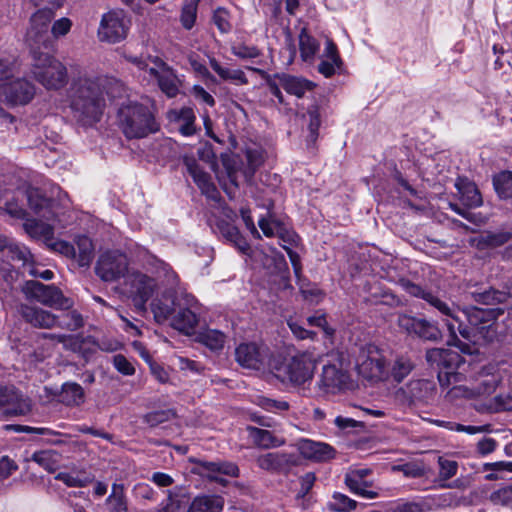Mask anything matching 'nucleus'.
I'll use <instances>...</instances> for the list:
<instances>
[{
  "label": "nucleus",
  "instance_id": "a19ab883",
  "mask_svg": "<svg viewBox=\"0 0 512 512\" xmlns=\"http://www.w3.org/2000/svg\"><path fill=\"white\" fill-rule=\"evenodd\" d=\"M56 480L62 481L68 487H85L91 483L93 476L84 470L72 472H59L55 476Z\"/></svg>",
  "mask_w": 512,
  "mask_h": 512
},
{
  "label": "nucleus",
  "instance_id": "1a4fd4ad",
  "mask_svg": "<svg viewBox=\"0 0 512 512\" xmlns=\"http://www.w3.org/2000/svg\"><path fill=\"white\" fill-rule=\"evenodd\" d=\"M127 60L154 78L158 87L166 96L173 98L178 94L179 79L175 71L164 61L155 57L150 60L152 64L150 65L146 60L137 56H127Z\"/></svg>",
  "mask_w": 512,
  "mask_h": 512
},
{
  "label": "nucleus",
  "instance_id": "6e6552de",
  "mask_svg": "<svg viewBox=\"0 0 512 512\" xmlns=\"http://www.w3.org/2000/svg\"><path fill=\"white\" fill-rule=\"evenodd\" d=\"M55 13L51 8L37 10L30 18V27L26 33V42L30 53L53 50L54 41L49 27Z\"/></svg>",
  "mask_w": 512,
  "mask_h": 512
},
{
  "label": "nucleus",
  "instance_id": "f704fd0d",
  "mask_svg": "<svg viewBox=\"0 0 512 512\" xmlns=\"http://www.w3.org/2000/svg\"><path fill=\"white\" fill-rule=\"evenodd\" d=\"M389 369V379L400 383L414 369L415 364L410 357L406 355H396L392 363L387 364Z\"/></svg>",
  "mask_w": 512,
  "mask_h": 512
},
{
  "label": "nucleus",
  "instance_id": "4c0bfd02",
  "mask_svg": "<svg viewBox=\"0 0 512 512\" xmlns=\"http://www.w3.org/2000/svg\"><path fill=\"white\" fill-rule=\"evenodd\" d=\"M76 243V258L80 267H87L90 265L94 258V246L92 240L84 235L78 236L75 239Z\"/></svg>",
  "mask_w": 512,
  "mask_h": 512
},
{
  "label": "nucleus",
  "instance_id": "338daca9",
  "mask_svg": "<svg viewBox=\"0 0 512 512\" xmlns=\"http://www.w3.org/2000/svg\"><path fill=\"white\" fill-rule=\"evenodd\" d=\"M438 463L440 466L439 477L442 480H448L456 475L458 470V463L456 461L440 457Z\"/></svg>",
  "mask_w": 512,
  "mask_h": 512
},
{
  "label": "nucleus",
  "instance_id": "37998d69",
  "mask_svg": "<svg viewBox=\"0 0 512 512\" xmlns=\"http://www.w3.org/2000/svg\"><path fill=\"white\" fill-rule=\"evenodd\" d=\"M198 341L213 351L221 350L224 347L226 336L216 329H206L197 336Z\"/></svg>",
  "mask_w": 512,
  "mask_h": 512
},
{
  "label": "nucleus",
  "instance_id": "de8ad7c7",
  "mask_svg": "<svg viewBox=\"0 0 512 512\" xmlns=\"http://www.w3.org/2000/svg\"><path fill=\"white\" fill-rule=\"evenodd\" d=\"M32 460L42 466L45 470L54 471L59 462V454L54 450L36 451L32 455Z\"/></svg>",
  "mask_w": 512,
  "mask_h": 512
},
{
  "label": "nucleus",
  "instance_id": "2f4dec72",
  "mask_svg": "<svg viewBox=\"0 0 512 512\" xmlns=\"http://www.w3.org/2000/svg\"><path fill=\"white\" fill-rule=\"evenodd\" d=\"M224 503L219 495H199L192 500L187 512H221Z\"/></svg>",
  "mask_w": 512,
  "mask_h": 512
},
{
  "label": "nucleus",
  "instance_id": "a878e982",
  "mask_svg": "<svg viewBox=\"0 0 512 512\" xmlns=\"http://www.w3.org/2000/svg\"><path fill=\"white\" fill-rule=\"evenodd\" d=\"M27 200L30 209L35 214L40 215L46 220H51L55 217L54 201L45 197L38 188H29L27 190Z\"/></svg>",
  "mask_w": 512,
  "mask_h": 512
},
{
  "label": "nucleus",
  "instance_id": "774afa93",
  "mask_svg": "<svg viewBox=\"0 0 512 512\" xmlns=\"http://www.w3.org/2000/svg\"><path fill=\"white\" fill-rule=\"evenodd\" d=\"M72 27V21L69 18L63 17L56 20L50 30L52 38H59L69 33Z\"/></svg>",
  "mask_w": 512,
  "mask_h": 512
},
{
  "label": "nucleus",
  "instance_id": "4d7b16f0",
  "mask_svg": "<svg viewBox=\"0 0 512 512\" xmlns=\"http://www.w3.org/2000/svg\"><path fill=\"white\" fill-rule=\"evenodd\" d=\"M198 0H189L182 8L181 22L186 29H191L196 20Z\"/></svg>",
  "mask_w": 512,
  "mask_h": 512
},
{
  "label": "nucleus",
  "instance_id": "473e14b6",
  "mask_svg": "<svg viewBox=\"0 0 512 512\" xmlns=\"http://www.w3.org/2000/svg\"><path fill=\"white\" fill-rule=\"evenodd\" d=\"M512 239V228L497 232H486L473 241L478 249H489L502 246Z\"/></svg>",
  "mask_w": 512,
  "mask_h": 512
},
{
  "label": "nucleus",
  "instance_id": "69168bd1",
  "mask_svg": "<svg viewBox=\"0 0 512 512\" xmlns=\"http://www.w3.org/2000/svg\"><path fill=\"white\" fill-rule=\"evenodd\" d=\"M258 404L264 410L277 413L289 409V403L282 400H275L266 397L259 398Z\"/></svg>",
  "mask_w": 512,
  "mask_h": 512
},
{
  "label": "nucleus",
  "instance_id": "0eeeda50",
  "mask_svg": "<svg viewBox=\"0 0 512 512\" xmlns=\"http://www.w3.org/2000/svg\"><path fill=\"white\" fill-rule=\"evenodd\" d=\"M428 364L438 370V380L442 388H448L451 383L460 382L461 373L455 370L464 363L463 357L450 349L433 348L426 352Z\"/></svg>",
  "mask_w": 512,
  "mask_h": 512
},
{
  "label": "nucleus",
  "instance_id": "5fc2aeb1",
  "mask_svg": "<svg viewBox=\"0 0 512 512\" xmlns=\"http://www.w3.org/2000/svg\"><path fill=\"white\" fill-rule=\"evenodd\" d=\"M489 500L494 505H501L512 509V485L502 487L489 496Z\"/></svg>",
  "mask_w": 512,
  "mask_h": 512
},
{
  "label": "nucleus",
  "instance_id": "7c9ffc66",
  "mask_svg": "<svg viewBox=\"0 0 512 512\" xmlns=\"http://www.w3.org/2000/svg\"><path fill=\"white\" fill-rule=\"evenodd\" d=\"M279 85L289 94L302 98L307 91L312 90L313 83L299 77L281 74L276 75Z\"/></svg>",
  "mask_w": 512,
  "mask_h": 512
},
{
  "label": "nucleus",
  "instance_id": "20e7f679",
  "mask_svg": "<svg viewBox=\"0 0 512 512\" xmlns=\"http://www.w3.org/2000/svg\"><path fill=\"white\" fill-rule=\"evenodd\" d=\"M401 286L404 290L412 296L421 298L429 303L432 307L437 309L442 321L444 322L449 332L450 339L448 340L449 345H454L463 350L461 341L457 338V332L463 338H470V332L468 329L463 328L458 317L457 308L455 304L448 303L431 291L423 289L421 286L414 284L410 281H401Z\"/></svg>",
  "mask_w": 512,
  "mask_h": 512
},
{
  "label": "nucleus",
  "instance_id": "8fccbe9b",
  "mask_svg": "<svg viewBox=\"0 0 512 512\" xmlns=\"http://www.w3.org/2000/svg\"><path fill=\"white\" fill-rule=\"evenodd\" d=\"M83 326V318L77 311H68L61 316H58V323L56 327L66 329L68 331H75Z\"/></svg>",
  "mask_w": 512,
  "mask_h": 512
},
{
  "label": "nucleus",
  "instance_id": "ddd939ff",
  "mask_svg": "<svg viewBox=\"0 0 512 512\" xmlns=\"http://www.w3.org/2000/svg\"><path fill=\"white\" fill-rule=\"evenodd\" d=\"M128 259L119 251L101 254L95 266V273L101 280L112 282L124 277L128 272Z\"/></svg>",
  "mask_w": 512,
  "mask_h": 512
},
{
  "label": "nucleus",
  "instance_id": "c9c22d12",
  "mask_svg": "<svg viewBox=\"0 0 512 512\" xmlns=\"http://www.w3.org/2000/svg\"><path fill=\"white\" fill-rule=\"evenodd\" d=\"M472 297L475 302L483 305H497L504 303L509 297H512V281L508 286V291L490 288L482 292H473Z\"/></svg>",
  "mask_w": 512,
  "mask_h": 512
},
{
  "label": "nucleus",
  "instance_id": "f03ea898",
  "mask_svg": "<svg viewBox=\"0 0 512 512\" xmlns=\"http://www.w3.org/2000/svg\"><path fill=\"white\" fill-rule=\"evenodd\" d=\"M118 126L127 139H140L159 130L153 103H123L117 113Z\"/></svg>",
  "mask_w": 512,
  "mask_h": 512
},
{
  "label": "nucleus",
  "instance_id": "dca6fc26",
  "mask_svg": "<svg viewBox=\"0 0 512 512\" xmlns=\"http://www.w3.org/2000/svg\"><path fill=\"white\" fill-rule=\"evenodd\" d=\"M349 374L341 364H325L316 381V388L320 394H335L348 385Z\"/></svg>",
  "mask_w": 512,
  "mask_h": 512
},
{
  "label": "nucleus",
  "instance_id": "f3484780",
  "mask_svg": "<svg viewBox=\"0 0 512 512\" xmlns=\"http://www.w3.org/2000/svg\"><path fill=\"white\" fill-rule=\"evenodd\" d=\"M397 324L401 330L424 340L438 341L442 338L438 325L424 318L401 314L398 316Z\"/></svg>",
  "mask_w": 512,
  "mask_h": 512
},
{
  "label": "nucleus",
  "instance_id": "423d86ee",
  "mask_svg": "<svg viewBox=\"0 0 512 512\" xmlns=\"http://www.w3.org/2000/svg\"><path fill=\"white\" fill-rule=\"evenodd\" d=\"M317 360L310 352L299 353L279 366H269L273 369L274 375L282 382H288L300 387L310 383L313 379Z\"/></svg>",
  "mask_w": 512,
  "mask_h": 512
},
{
  "label": "nucleus",
  "instance_id": "b1692460",
  "mask_svg": "<svg viewBox=\"0 0 512 512\" xmlns=\"http://www.w3.org/2000/svg\"><path fill=\"white\" fill-rule=\"evenodd\" d=\"M185 166L187 168V172L193 178L201 192L206 195L207 198L218 201L220 199V193L212 182L211 176L202 170L196 160L186 159Z\"/></svg>",
  "mask_w": 512,
  "mask_h": 512
},
{
  "label": "nucleus",
  "instance_id": "5701e85b",
  "mask_svg": "<svg viewBox=\"0 0 512 512\" xmlns=\"http://www.w3.org/2000/svg\"><path fill=\"white\" fill-rule=\"evenodd\" d=\"M370 473L371 470L367 468L352 469L345 475V484L352 493L367 499H374L378 497V493L368 489L372 486V482L367 479Z\"/></svg>",
  "mask_w": 512,
  "mask_h": 512
},
{
  "label": "nucleus",
  "instance_id": "c03bdc74",
  "mask_svg": "<svg viewBox=\"0 0 512 512\" xmlns=\"http://www.w3.org/2000/svg\"><path fill=\"white\" fill-rule=\"evenodd\" d=\"M460 199L467 208H476L482 205V197L474 183L467 182L459 188Z\"/></svg>",
  "mask_w": 512,
  "mask_h": 512
},
{
  "label": "nucleus",
  "instance_id": "c756f323",
  "mask_svg": "<svg viewBox=\"0 0 512 512\" xmlns=\"http://www.w3.org/2000/svg\"><path fill=\"white\" fill-rule=\"evenodd\" d=\"M247 431L252 442L262 449L278 448L286 443L285 438L279 437L269 430L249 426Z\"/></svg>",
  "mask_w": 512,
  "mask_h": 512
},
{
  "label": "nucleus",
  "instance_id": "aec40b11",
  "mask_svg": "<svg viewBox=\"0 0 512 512\" xmlns=\"http://www.w3.org/2000/svg\"><path fill=\"white\" fill-rule=\"evenodd\" d=\"M294 446L303 458L314 462L329 461L335 456V449L324 442L302 438Z\"/></svg>",
  "mask_w": 512,
  "mask_h": 512
},
{
  "label": "nucleus",
  "instance_id": "6ab92c4d",
  "mask_svg": "<svg viewBox=\"0 0 512 512\" xmlns=\"http://www.w3.org/2000/svg\"><path fill=\"white\" fill-rule=\"evenodd\" d=\"M0 406L3 408V413L12 416L25 415L31 409L29 399L13 386L0 389Z\"/></svg>",
  "mask_w": 512,
  "mask_h": 512
},
{
  "label": "nucleus",
  "instance_id": "2eb2a0df",
  "mask_svg": "<svg viewBox=\"0 0 512 512\" xmlns=\"http://www.w3.org/2000/svg\"><path fill=\"white\" fill-rule=\"evenodd\" d=\"M270 350L264 344L249 342L241 343L235 350V358L240 366L247 369L260 370L269 364Z\"/></svg>",
  "mask_w": 512,
  "mask_h": 512
},
{
  "label": "nucleus",
  "instance_id": "bb28decb",
  "mask_svg": "<svg viewBox=\"0 0 512 512\" xmlns=\"http://www.w3.org/2000/svg\"><path fill=\"white\" fill-rule=\"evenodd\" d=\"M405 393L410 402H428L436 393L434 382L426 379L412 380L406 385Z\"/></svg>",
  "mask_w": 512,
  "mask_h": 512
},
{
  "label": "nucleus",
  "instance_id": "864d4df0",
  "mask_svg": "<svg viewBox=\"0 0 512 512\" xmlns=\"http://www.w3.org/2000/svg\"><path fill=\"white\" fill-rule=\"evenodd\" d=\"M0 249H3L4 252H6L7 257H9L12 261L26 263L30 258V252L27 250V248L18 244L10 243L3 245L1 243Z\"/></svg>",
  "mask_w": 512,
  "mask_h": 512
},
{
  "label": "nucleus",
  "instance_id": "09e8293b",
  "mask_svg": "<svg viewBox=\"0 0 512 512\" xmlns=\"http://www.w3.org/2000/svg\"><path fill=\"white\" fill-rule=\"evenodd\" d=\"M357 502L347 495L335 492L327 506L334 512H351L356 508Z\"/></svg>",
  "mask_w": 512,
  "mask_h": 512
},
{
  "label": "nucleus",
  "instance_id": "cd10ccee",
  "mask_svg": "<svg viewBox=\"0 0 512 512\" xmlns=\"http://www.w3.org/2000/svg\"><path fill=\"white\" fill-rule=\"evenodd\" d=\"M492 370L493 367L483 368L479 372L476 383L472 385L475 398L492 394L501 383V376Z\"/></svg>",
  "mask_w": 512,
  "mask_h": 512
},
{
  "label": "nucleus",
  "instance_id": "39448f33",
  "mask_svg": "<svg viewBox=\"0 0 512 512\" xmlns=\"http://www.w3.org/2000/svg\"><path fill=\"white\" fill-rule=\"evenodd\" d=\"M51 51L47 50L31 54L30 72L34 79L45 88L59 89L67 83V69L61 61L51 54Z\"/></svg>",
  "mask_w": 512,
  "mask_h": 512
},
{
  "label": "nucleus",
  "instance_id": "393cba45",
  "mask_svg": "<svg viewBox=\"0 0 512 512\" xmlns=\"http://www.w3.org/2000/svg\"><path fill=\"white\" fill-rule=\"evenodd\" d=\"M199 469L203 476L222 485L227 483L224 476L236 477L239 472L237 465L232 462L200 461Z\"/></svg>",
  "mask_w": 512,
  "mask_h": 512
},
{
  "label": "nucleus",
  "instance_id": "a211bd4d",
  "mask_svg": "<svg viewBox=\"0 0 512 512\" xmlns=\"http://www.w3.org/2000/svg\"><path fill=\"white\" fill-rule=\"evenodd\" d=\"M259 468L271 473L287 474L290 469L299 464L298 457L293 453L269 452L257 457Z\"/></svg>",
  "mask_w": 512,
  "mask_h": 512
},
{
  "label": "nucleus",
  "instance_id": "13d9d810",
  "mask_svg": "<svg viewBox=\"0 0 512 512\" xmlns=\"http://www.w3.org/2000/svg\"><path fill=\"white\" fill-rule=\"evenodd\" d=\"M50 249L64 255L67 258H76V248L74 245L64 240H54L53 236L51 241L45 243Z\"/></svg>",
  "mask_w": 512,
  "mask_h": 512
},
{
  "label": "nucleus",
  "instance_id": "3c124183",
  "mask_svg": "<svg viewBox=\"0 0 512 512\" xmlns=\"http://www.w3.org/2000/svg\"><path fill=\"white\" fill-rule=\"evenodd\" d=\"M303 117L308 120V141L314 143L318 137V130L321 124L318 106L313 105L309 107L307 113Z\"/></svg>",
  "mask_w": 512,
  "mask_h": 512
},
{
  "label": "nucleus",
  "instance_id": "0e129e2a",
  "mask_svg": "<svg viewBox=\"0 0 512 512\" xmlns=\"http://www.w3.org/2000/svg\"><path fill=\"white\" fill-rule=\"evenodd\" d=\"M213 21L221 33H228L231 31V24L229 21V13L224 8H217L213 14Z\"/></svg>",
  "mask_w": 512,
  "mask_h": 512
},
{
  "label": "nucleus",
  "instance_id": "6e6d98bb",
  "mask_svg": "<svg viewBox=\"0 0 512 512\" xmlns=\"http://www.w3.org/2000/svg\"><path fill=\"white\" fill-rule=\"evenodd\" d=\"M182 503L178 495L171 491H167V497L163 499L155 509V512H179Z\"/></svg>",
  "mask_w": 512,
  "mask_h": 512
},
{
  "label": "nucleus",
  "instance_id": "7ed1b4c3",
  "mask_svg": "<svg viewBox=\"0 0 512 512\" xmlns=\"http://www.w3.org/2000/svg\"><path fill=\"white\" fill-rule=\"evenodd\" d=\"M155 273L157 279L141 272L128 275L126 285L129 286V295L138 309H143L146 302L153 295L160 281L167 288H174L178 284V276L165 262L155 260Z\"/></svg>",
  "mask_w": 512,
  "mask_h": 512
},
{
  "label": "nucleus",
  "instance_id": "412c9836",
  "mask_svg": "<svg viewBox=\"0 0 512 512\" xmlns=\"http://www.w3.org/2000/svg\"><path fill=\"white\" fill-rule=\"evenodd\" d=\"M1 94L12 105H24L34 97L35 88L26 79H17L3 85Z\"/></svg>",
  "mask_w": 512,
  "mask_h": 512
},
{
  "label": "nucleus",
  "instance_id": "e433bc0d",
  "mask_svg": "<svg viewBox=\"0 0 512 512\" xmlns=\"http://www.w3.org/2000/svg\"><path fill=\"white\" fill-rule=\"evenodd\" d=\"M23 228L30 237L43 240L45 243L51 241L54 234L53 227L50 224L36 219H26Z\"/></svg>",
  "mask_w": 512,
  "mask_h": 512
},
{
  "label": "nucleus",
  "instance_id": "58836bf2",
  "mask_svg": "<svg viewBox=\"0 0 512 512\" xmlns=\"http://www.w3.org/2000/svg\"><path fill=\"white\" fill-rule=\"evenodd\" d=\"M84 390L78 383L67 382L63 384L59 400L67 406H78L84 402Z\"/></svg>",
  "mask_w": 512,
  "mask_h": 512
},
{
  "label": "nucleus",
  "instance_id": "49530a36",
  "mask_svg": "<svg viewBox=\"0 0 512 512\" xmlns=\"http://www.w3.org/2000/svg\"><path fill=\"white\" fill-rule=\"evenodd\" d=\"M495 191L502 199L512 198V172L504 171L494 176Z\"/></svg>",
  "mask_w": 512,
  "mask_h": 512
},
{
  "label": "nucleus",
  "instance_id": "052dcab7",
  "mask_svg": "<svg viewBox=\"0 0 512 512\" xmlns=\"http://www.w3.org/2000/svg\"><path fill=\"white\" fill-rule=\"evenodd\" d=\"M458 383L459 382L451 383L450 384V385H453V386L448 390V392L446 394V397L449 400L452 401V400H455L457 398H466V399H473V398H475L472 385L471 386L460 385Z\"/></svg>",
  "mask_w": 512,
  "mask_h": 512
},
{
  "label": "nucleus",
  "instance_id": "9b49d317",
  "mask_svg": "<svg viewBox=\"0 0 512 512\" xmlns=\"http://www.w3.org/2000/svg\"><path fill=\"white\" fill-rule=\"evenodd\" d=\"M458 309V317L463 328L470 332V338H465L469 341H474L475 334L481 333L482 330L487 329L489 332L493 326L494 321L503 314L502 308H478L475 306L460 307L455 305Z\"/></svg>",
  "mask_w": 512,
  "mask_h": 512
},
{
  "label": "nucleus",
  "instance_id": "f8f14e48",
  "mask_svg": "<svg viewBox=\"0 0 512 512\" xmlns=\"http://www.w3.org/2000/svg\"><path fill=\"white\" fill-rule=\"evenodd\" d=\"M22 291L28 299H34L51 308L68 310L72 306V301L54 285H44L39 281L30 280L24 284Z\"/></svg>",
  "mask_w": 512,
  "mask_h": 512
},
{
  "label": "nucleus",
  "instance_id": "72a5a7b5",
  "mask_svg": "<svg viewBox=\"0 0 512 512\" xmlns=\"http://www.w3.org/2000/svg\"><path fill=\"white\" fill-rule=\"evenodd\" d=\"M197 323L198 317L190 308H179L171 319L172 327L185 334H191Z\"/></svg>",
  "mask_w": 512,
  "mask_h": 512
},
{
  "label": "nucleus",
  "instance_id": "603ef678",
  "mask_svg": "<svg viewBox=\"0 0 512 512\" xmlns=\"http://www.w3.org/2000/svg\"><path fill=\"white\" fill-rule=\"evenodd\" d=\"M487 409L492 413L512 411V393H501L495 396L490 400Z\"/></svg>",
  "mask_w": 512,
  "mask_h": 512
},
{
  "label": "nucleus",
  "instance_id": "bf43d9fd",
  "mask_svg": "<svg viewBox=\"0 0 512 512\" xmlns=\"http://www.w3.org/2000/svg\"><path fill=\"white\" fill-rule=\"evenodd\" d=\"M152 312L156 322L164 323L167 321L173 312V308L170 304L165 303L161 300L154 301L151 305Z\"/></svg>",
  "mask_w": 512,
  "mask_h": 512
},
{
  "label": "nucleus",
  "instance_id": "ea45409f",
  "mask_svg": "<svg viewBox=\"0 0 512 512\" xmlns=\"http://www.w3.org/2000/svg\"><path fill=\"white\" fill-rule=\"evenodd\" d=\"M209 63L222 80L231 81L237 85L247 84V77L242 70L222 67L215 58H210Z\"/></svg>",
  "mask_w": 512,
  "mask_h": 512
},
{
  "label": "nucleus",
  "instance_id": "e2e57ef3",
  "mask_svg": "<svg viewBox=\"0 0 512 512\" xmlns=\"http://www.w3.org/2000/svg\"><path fill=\"white\" fill-rule=\"evenodd\" d=\"M114 368L125 376H131L135 374V367L131 361H129L124 355L117 354L113 356L112 360Z\"/></svg>",
  "mask_w": 512,
  "mask_h": 512
},
{
  "label": "nucleus",
  "instance_id": "f257e3e1",
  "mask_svg": "<svg viewBox=\"0 0 512 512\" xmlns=\"http://www.w3.org/2000/svg\"><path fill=\"white\" fill-rule=\"evenodd\" d=\"M107 83L108 79L104 77H82L74 84L70 107L82 125L100 121L105 107Z\"/></svg>",
  "mask_w": 512,
  "mask_h": 512
},
{
  "label": "nucleus",
  "instance_id": "c85d7f7f",
  "mask_svg": "<svg viewBox=\"0 0 512 512\" xmlns=\"http://www.w3.org/2000/svg\"><path fill=\"white\" fill-rule=\"evenodd\" d=\"M168 118L178 124V130L183 136H191L195 134L196 116L190 107H182L181 109H173L168 112Z\"/></svg>",
  "mask_w": 512,
  "mask_h": 512
},
{
  "label": "nucleus",
  "instance_id": "a18cd8bd",
  "mask_svg": "<svg viewBox=\"0 0 512 512\" xmlns=\"http://www.w3.org/2000/svg\"><path fill=\"white\" fill-rule=\"evenodd\" d=\"M124 491L125 488L123 484L114 483L112 485L111 494L106 499V503L109 505L111 512L127 511V500Z\"/></svg>",
  "mask_w": 512,
  "mask_h": 512
},
{
  "label": "nucleus",
  "instance_id": "79ce46f5",
  "mask_svg": "<svg viewBox=\"0 0 512 512\" xmlns=\"http://www.w3.org/2000/svg\"><path fill=\"white\" fill-rule=\"evenodd\" d=\"M299 48L302 60L311 62L319 50V43L306 29H302L299 35Z\"/></svg>",
  "mask_w": 512,
  "mask_h": 512
},
{
  "label": "nucleus",
  "instance_id": "680f3d73",
  "mask_svg": "<svg viewBox=\"0 0 512 512\" xmlns=\"http://www.w3.org/2000/svg\"><path fill=\"white\" fill-rule=\"evenodd\" d=\"M246 160L248 169L246 174L253 175L256 169H258L264 162V155L260 149H247Z\"/></svg>",
  "mask_w": 512,
  "mask_h": 512
},
{
  "label": "nucleus",
  "instance_id": "9d476101",
  "mask_svg": "<svg viewBox=\"0 0 512 512\" xmlns=\"http://www.w3.org/2000/svg\"><path fill=\"white\" fill-rule=\"evenodd\" d=\"M359 375L371 382L389 379V369L381 350L374 344H366L357 357Z\"/></svg>",
  "mask_w": 512,
  "mask_h": 512
},
{
  "label": "nucleus",
  "instance_id": "4468645a",
  "mask_svg": "<svg viewBox=\"0 0 512 512\" xmlns=\"http://www.w3.org/2000/svg\"><path fill=\"white\" fill-rule=\"evenodd\" d=\"M129 30V20L121 10L110 11L102 16L98 29L100 41L117 43L125 39Z\"/></svg>",
  "mask_w": 512,
  "mask_h": 512
},
{
  "label": "nucleus",
  "instance_id": "4be33fe9",
  "mask_svg": "<svg viewBox=\"0 0 512 512\" xmlns=\"http://www.w3.org/2000/svg\"><path fill=\"white\" fill-rule=\"evenodd\" d=\"M19 313L31 326L40 329H52L58 323V316L42 308L21 304Z\"/></svg>",
  "mask_w": 512,
  "mask_h": 512
}]
</instances>
